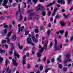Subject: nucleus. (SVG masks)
Wrapping results in <instances>:
<instances>
[{"instance_id":"nucleus-1","label":"nucleus","mask_w":73,"mask_h":73,"mask_svg":"<svg viewBox=\"0 0 73 73\" xmlns=\"http://www.w3.org/2000/svg\"><path fill=\"white\" fill-rule=\"evenodd\" d=\"M47 45V44H46V43H45L44 45V48H42L40 49V51H39V52H38L36 53V54L38 56V57H41V52H44V49H46V45Z\"/></svg>"},{"instance_id":"nucleus-2","label":"nucleus","mask_w":73,"mask_h":73,"mask_svg":"<svg viewBox=\"0 0 73 73\" xmlns=\"http://www.w3.org/2000/svg\"><path fill=\"white\" fill-rule=\"evenodd\" d=\"M33 12V10H29L27 11L28 13H29V16H30L28 18V19L29 20H32V18L31 17L33 16L34 15V13H31L32 12Z\"/></svg>"},{"instance_id":"nucleus-3","label":"nucleus","mask_w":73,"mask_h":73,"mask_svg":"<svg viewBox=\"0 0 73 73\" xmlns=\"http://www.w3.org/2000/svg\"><path fill=\"white\" fill-rule=\"evenodd\" d=\"M27 42L28 44H29L30 45H32L33 46H35V44L32 42V40L31 38H28L27 39Z\"/></svg>"},{"instance_id":"nucleus-4","label":"nucleus","mask_w":73,"mask_h":73,"mask_svg":"<svg viewBox=\"0 0 73 73\" xmlns=\"http://www.w3.org/2000/svg\"><path fill=\"white\" fill-rule=\"evenodd\" d=\"M37 11H38L39 10H42V11H43L44 9V7L43 6H42L39 4L38 6L37 7Z\"/></svg>"},{"instance_id":"nucleus-5","label":"nucleus","mask_w":73,"mask_h":73,"mask_svg":"<svg viewBox=\"0 0 73 73\" xmlns=\"http://www.w3.org/2000/svg\"><path fill=\"white\" fill-rule=\"evenodd\" d=\"M8 1V0H4L3 1V3L2 4L3 6H5V8H6V9H8V6L7 5V3Z\"/></svg>"},{"instance_id":"nucleus-6","label":"nucleus","mask_w":73,"mask_h":73,"mask_svg":"<svg viewBox=\"0 0 73 73\" xmlns=\"http://www.w3.org/2000/svg\"><path fill=\"white\" fill-rule=\"evenodd\" d=\"M70 52H69V54H67L66 55V58L64 60V62L65 63H66L68 61V59L69 58V56L70 55Z\"/></svg>"},{"instance_id":"nucleus-7","label":"nucleus","mask_w":73,"mask_h":73,"mask_svg":"<svg viewBox=\"0 0 73 73\" xmlns=\"http://www.w3.org/2000/svg\"><path fill=\"white\" fill-rule=\"evenodd\" d=\"M54 41H55V45H54V48H55V50H59L58 48V47L57 46V40H56V39H54Z\"/></svg>"},{"instance_id":"nucleus-8","label":"nucleus","mask_w":73,"mask_h":73,"mask_svg":"<svg viewBox=\"0 0 73 73\" xmlns=\"http://www.w3.org/2000/svg\"><path fill=\"white\" fill-rule=\"evenodd\" d=\"M9 69V67H8L7 68H7H5V71H3L2 72V73H7H7H11V71H12V70L10 69L9 72H8V70Z\"/></svg>"},{"instance_id":"nucleus-9","label":"nucleus","mask_w":73,"mask_h":73,"mask_svg":"<svg viewBox=\"0 0 73 73\" xmlns=\"http://www.w3.org/2000/svg\"><path fill=\"white\" fill-rule=\"evenodd\" d=\"M12 60L13 65H14L15 66H17L18 65V64L16 62V60H14V59L13 58L12 59Z\"/></svg>"},{"instance_id":"nucleus-10","label":"nucleus","mask_w":73,"mask_h":73,"mask_svg":"<svg viewBox=\"0 0 73 73\" xmlns=\"http://www.w3.org/2000/svg\"><path fill=\"white\" fill-rule=\"evenodd\" d=\"M21 15H25V13L24 12H22V13H21L20 14V16L19 17L20 19H19L18 20V21H20L21 20H23V17L22 16H21Z\"/></svg>"},{"instance_id":"nucleus-11","label":"nucleus","mask_w":73,"mask_h":73,"mask_svg":"<svg viewBox=\"0 0 73 73\" xmlns=\"http://www.w3.org/2000/svg\"><path fill=\"white\" fill-rule=\"evenodd\" d=\"M56 3V1H54L52 2V3H50V4H48L46 6V7H50L52 5H53L55 4Z\"/></svg>"},{"instance_id":"nucleus-12","label":"nucleus","mask_w":73,"mask_h":73,"mask_svg":"<svg viewBox=\"0 0 73 73\" xmlns=\"http://www.w3.org/2000/svg\"><path fill=\"white\" fill-rule=\"evenodd\" d=\"M32 39L33 42H35V43H36V42H38V39H37V38H36L35 37L33 36Z\"/></svg>"},{"instance_id":"nucleus-13","label":"nucleus","mask_w":73,"mask_h":73,"mask_svg":"<svg viewBox=\"0 0 73 73\" xmlns=\"http://www.w3.org/2000/svg\"><path fill=\"white\" fill-rule=\"evenodd\" d=\"M26 57V55H24L23 57L22 64L23 66L24 65V64H25V58Z\"/></svg>"},{"instance_id":"nucleus-14","label":"nucleus","mask_w":73,"mask_h":73,"mask_svg":"<svg viewBox=\"0 0 73 73\" xmlns=\"http://www.w3.org/2000/svg\"><path fill=\"white\" fill-rule=\"evenodd\" d=\"M14 56H15V57H17L18 58H20V55L17 53V52H14Z\"/></svg>"},{"instance_id":"nucleus-15","label":"nucleus","mask_w":73,"mask_h":73,"mask_svg":"<svg viewBox=\"0 0 73 73\" xmlns=\"http://www.w3.org/2000/svg\"><path fill=\"white\" fill-rule=\"evenodd\" d=\"M7 32V29H4V31L2 33L3 35L4 36L6 35V33Z\"/></svg>"},{"instance_id":"nucleus-16","label":"nucleus","mask_w":73,"mask_h":73,"mask_svg":"<svg viewBox=\"0 0 73 73\" xmlns=\"http://www.w3.org/2000/svg\"><path fill=\"white\" fill-rule=\"evenodd\" d=\"M61 56L60 55L59 56L58 58L57 59V61L59 62H61Z\"/></svg>"},{"instance_id":"nucleus-17","label":"nucleus","mask_w":73,"mask_h":73,"mask_svg":"<svg viewBox=\"0 0 73 73\" xmlns=\"http://www.w3.org/2000/svg\"><path fill=\"white\" fill-rule=\"evenodd\" d=\"M3 27L4 28H7V29H8V28H9L8 26L5 23H3Z\"/></svg>"},{"instance_id":"nucleus-18","label":"nucleus","mask_w":73,"mask_h":73,"mask_svg":"<svg viewBox=\"0 0 73 73\" xmlns=\"http://www.w3.org/2000/svg\"><path fill=\"white\" fill-rule=\"evenodd\" d=\"M36 29L35 30V31L36 33H38V27H36Z\"/></svg>"},{"instance_id":"nucleus-19","label":"nucleus","mask_w":73,"mask_h":73,"mask_svg":"<svg viewBox=\"0 0 73 73\" xmlns=\"http://www.w3.org/2000/svg\"><path fill=\"white\" fill-rule=\"evenodd\" d=\"M21 26V25L19 24L18 26V33H20V30H21V27H20Z\"/></svg>"},{"instance_id":"nucleus-20","label":"nucleus","mask_w":73,"mask_h":73,"mask_svg":"<svg viewBox=\"0 0 73 73\" xmlns=\"http://www.w3.org/2000/svg\"><path fill=\"white\" fill-rule=\"evenodd\" d=\"M6 40H7V44H10V40H9V37H7L5 38Z\"/></svg>"},{"instance_id":"nucleus-21","label":"nucleus","mask_w":73,"mask_h":73,"mask_svg":"<svg viewBox=\"0 0 73 73\" xmlns=\"http://www.w3.org/2000/svg\"><path fill=\"white\" fill-rule=\"evenodd\" d=\"M16 36L15 35H13L12 36L13 40V41H16Z\"/></svg>"},{"instance_id":"nucleus-22","label":"nucleus","mask_w":73,"mask_h":73,"mask_svg":"<svg viewBox=\"0 0 73 73\" xmlns=\"http://www.w3.org/2000/svg\"><path fill=\"white\" fill-rule=\"evenodd\" d=\"M60 25H61L62 27H64L65 26V23L63 21H61L60 22Z\"/></svg>"},{"instance_id":"nucleus-23","label":"nucleus","mask_w":73,"mask_h":73,"mask_svg":"<svg viewBox=\"0 0 73 73\" xmlns=\"http://www.w3.org/2000/svg\"><path fill=\"white\" fill-rule=\"evenodd\" d=\"M18 46L19 48L20 49V50L22 49H23V45H22L21 46H20L19 43L18 44Z\"/></svg>"},{"instance_id":"nucleus-24","label":"nucleus","mask_w":73,"mask_h":73,"mask_svg":"<svg viewBox=\"0 0 73 73\" xmlns=\"http://www.w3.org/2000/svg\"><path fill=\"white\" fill-rule=\"evenodd\" d=\"M11 51H13V48L14 47V46H13V44H11Z\"/></svg>"},{"instance_id":"nucleus-25","label":"nucleus","mask_w":73,"mask_h":73,"mask_svg":"<svg viewBox=\"0 0 73 73\" xmlns=\"http://www.w3.org/2000/svg\"><path fill=\"white\" fill-rule=\"evenodd\" d=\"M35 17L36 20H38V19H39V16H38V15H35Z\"/></svg>"},{"instance_id":"nucleus-26","label":"nucleus","mask_w":73,"mask_h":73,"mask_svg":"<svg viewBox=\"0 0 73 73\" xmlns=\"http://www.w3.org/2000/svg\"><path fill=\"white\" fill-rule=\"evenodd\" d=\"M5 50H3L2 49L0 48V53H5Z\"/></svg>"},{"instance_id":"nucleus-27","label":"nucleus","mask_w":73,"mask_h":73,"mask_svg":"<svg viewBox=\"0 0 73 73\" xmlns=\"http://www.w3.org/2000/svg\"><path fill=\"white\" fill-rule=\"evenodd\" d=\"M29 33V31H25V35H28Z\"/></svg>"},{"instance_id":"nucleus-28","label":"nucleus","mask_w":73,"mask_h":73,"mask_svg":"<svg viewBox=\"0 0 73 73\" xmlns=\"http://www.w3.org/2000/svg\"><path fill=\"white\" fill-rule=\"evenodd\" d=\"M60 3L63 4H65V2L64 0H60Z\"/></svg>"},{"instance_id":"nucleus-29","label":"nucleus","mask_w":73,"mask_h":73,"mask_svg":"<svg viewBox=\"0 0 73 73\" xmlns=\"http://www.w3.org/2000/svg\"><path fill=\"white\" fill-rule=\"evenodd\" d=\"M58 66L60 69H62V65L58 63Z\"/></svg>"},{"instance_id":"nucleus-30","label":"nucleus","mask_w":73,"mask_h":73,"mask_svg":"<svg viewBox=\"0 0 73 73\" xmlns=\"http://www.w3.org/2000/svg\"><path fill=\"white\" fill-rule=\"evenodd\" d=\"M68 33L67 31H66V32L65 33V36L66 37H67L68 36Z\"/></svg>"},{"instance_id":"nucleus-31","label":"nucleus","mask_w":73,"mask_h":73,"mask_svg":"<svg viewBox=\"0 0 73 73\" xmlns=\"http://www.w3.org/2000/svg\"><path fill=\"white\" fill-rule=\"evenodd\" d=\"M24 28V27L23 26H22L21 27V30L20 31V32H23V31Z\"/></svg>"},{"instance_id":"nucleus-32","label":"nucleus","mask_w":73,"mask_h":73,"mask_svg":"<svg viewBox=\"0 0 73 73\" xmlns=\"http://www.w3.org/2000/svg\"><path fill=\"white\" fill-rule=\"evenodd\" d=\"M8 62H9V60H7L5 62L6 66H7Z\"/></svg>"},{"instance_id":"nucleus-33","label":"nucleus","mask_w":73,"mask_h":73,"mask_svg":"<svg viewBox=\"0 0 73 73\" xmlns=\"http://www.w3.org/2000/svg\"><path fill=\"white\" fill-rule=\"evenodd\" d=\"M59 32L60 33H61V34H62V33H64V30H60L59 31Z\"/></svg>"},{"instance_id":"nucleus-34","label":"nucleus","mask_w":73,"mask_h":73,"mask_svg":"<svg viewBox=\"0 0 73 73\" xmlns=\"http://www.w3.org/2000/svg\"><path fill=\"white\" fill-rule=\"evenodd\" d=\"M63 70L64 72H65V71H66V70H67V68L66 67H64L63 68Z\"/></svg>"},{"instance_id":"nucleus-35","label":"nucleus","mask_w":73,"mask_h":73,"mask_svg":"<svg viewBox=\"0 0 73 73\" xmlns=\"http://www.w3.org/2000/svg\"><path fill=\"white\" fill-rule=\"evenodd\" d=\"M11 33H12V32H10L7 35V37H10L11 36Z\"/></svg>"},{"instance_id":"nucleus-36","label":"nucleus","mask_w":73,"mask_h":73,"mask_svg":"<svg viewBox=\"0 0 73 73\" xmlns=\"http://www.w3.org/2000/svg\"><path fill=\"white\" fill-rule=\"evenodd\" d=\"M39 68L40 70H42V69H43V67H42V66H40Z\"/></svg>"},{"instance_id":"nucleus-37","label":"nucleus","mask_w":73,"mask_h":73,"mask_svg":"<svg viewBox=\"0 0 73 73\" xmlns=\"http://www.w3.org/2000/svg\"><path fill=\"white\" fill-rule=\"evenodd\" d=\"M50 14H51V12L50 11H49L47 14L48 16H50Z\"/></svg>"},{"instance_id":"nucleus-38","label":"nucleus","mask_w":73,"mask_h":73,"mask_svg":"<svg viewBox=\"0 0 73 73\" xmlns=\"http://www.w3.org/2000/svg\"><path fill=\"white\" fill-rule=\"evenodd\" d=\"M57 8H56V9H54V10L53 13H56V12H57Z\"/></svg>"},{"instance_id":"nucleus-39","label":"nucleus","mask_w":73,"mask_h":73,"mask_svg":"<svg viewBox=\"0 0 73 73\" xmlns=\"http://www.w3.org/2000/svg\"><path fill=\"white\" fill-rule=\"evenodd\" d=\"M50 68H48L47 69H46L45 70V73H47V72H48V70H50Z\"/></svg>"},{"instance_id":"nucleus-40","label":"nucleus","mask_w":73,"mask_h":73,"mask_svg":"<svg viewBox=\"0 0 73 73\" xmlns=\"http://www.w3.org/2000/svg\"><path fill=\"white\" fill-rule=\"evenodd\" d=\"M3 61V58H1V57L0 56V62H2Z\"/></svg>"},{"instance_id":"nucleus-41","label":"nucleus","mask_w":73,"mask_h":73,"mask_svg":"<svg viewBox=\"0 0 73 73\" xmlns=\"http://www.w3.org/2000/svg\"><path fill=\"white\" fill-rule=\"evenodd\" d=\"M59 15H58V14H57L56 16L55 17V19H58V18H59Z\"/></svg>"},{"instance_id":"nucleus-42","label":"nucleus","mask_w":73,"mask_h":73,"mask_svg":"<svg viewBox=\"0 0 73 73\" xmlns=\"http://www.w3.org/2000/svg\"><path fill=\"white\" fill-rule=\"evenodd\" d=\"M50 31L48 30L47 31V34L48 35H50Z\"/></svg>"},{"instance_id":"nucleus-43","label":"nucleus","mask_w":73,"mask_h":73,"mask_svg":"<svg viewBox=\"0 0 73 73\" xmlns=\"http://www.w3.org/2000/svg\"><path fill=\"white\" fill-rule=\"evenodd\" d=\"M5 18V16H2L1 17L0 19L1 20H3V19H4Z\"/></svg>"},{"instance_id":"nucleus-44","label":"nucleus","mask_w":73,"mask_h":73,"mask_svg":"<svg viewBox=\"0 0 73 73\" xmlns=\"http://www.w3.org/2000/svg\"><path fill=\"white\" fill-rule=\"evenodd\" d=\"M18 8L19 9V12H20V4H19L18 6Z\"/></svg>"},{"instance_id":"nucleus-45","label":"nucleus","mask_w":73,"mask_h":73,"mask_svg":"<svg viewBox=\"0 0 73 73\" xmlns=\"http://www.w3.org/2000/svg\"><path fill=\"white\" fill-rule=\"evenodd\" d=\"M45 14H46L45 12H42V15L43 16H45Z\"/></svg>"},{"instance_id":"nucleus-46","label":"nucleus","mask_w":73,"mask_h":73,"mask_svg":"<svg viewBox=\"0 0 73 73\" xmlns=\"http://www.w3.org/2000/svg\"><path fill=\"white\" fill-rule=\"evenodd\" d=\"M6 42H7V40H3L2 41V43H5Z\"/></svg>"},{"instance_id":"nucleus-47","label":"nucleus","mask_w":73,"mask_h":73,"mask_svg":"<svg viewBox=\"0 0 73 73\" xmlns=\"http://www.w3.org/2000/svg\"><path fill=\"white\" fill-rule=\"evenodd\" d=\"M69 14H68L66 16H65V18L66 19H67V18H68V17H69Z\"/></svg>"},{"instance_id":"nucleus-48","label":"nucleus","mask_w":73,"mask_h":73,"mask_svg":"<svg viewBox=\"0 0 73 73\" xmlns=\"http://www.w3.org/2000/svg\"><path fill=\"white\" fill-rule=\"evenodd\" d=\"M33 1L34 4H36V3L37 2V0H33Z\"/></svg>"},{"instance_id":"nucleus-49","label":"nucleus","mask_w":73,"mask_h":73,"mask_svg":"<svg viewBox=\"0 0 73 73\" xmlns=\"http://www.w3.org/2000/svg\"><path fill=\"white\" fill-rule=\"evenodd\" d=\"M27 69H29L30 68V64H28L27 66Z\"/></svg>"},{"instance_id":"nucleus-50","label":"nucleus","mask_w":73,"mask_h":73,"mask_svg":"<svg viewBox=\"0 0 73 73\" xmlns=\"http://www.w3.org/2000/svg\"><path fill=\"white\" fill-rule=\"evenodd\" d=\"M70 3H71V1L70 0H68V4H70Z\"/></svg>"},{"instance_id":"nucleus-51","label":"nucleus","mask_w":73,"mask_h":73,"mask_svg":"<svg viewBox=\"0 0 73 73\" xmlns=\"http://www.w3.org/2000/svg\"><path fill=\"white\" fill-rule=\"evenodd\" d=\"M51 61L52 62H54V58H52L51 60Z\"/></svg>"},{"instance_id":"nucleus-52","label":"nucleus","mask_w":73,"mask_h":73,"mask_svg":"<svg viewBox=\"0 0 73 73\" xmlns=\"http://www.w3.org/2000/svg\"><path fill=\"white\" fill-rule=\"evenodd\" d=\"M46 57L44 58H43V61H44V62H45V61H46Z\"/></svg>"},{"instance_id":"nucleus-53","label":"nucleus","mask_w":73,"mask_h":73,"mask_svg":"<svg viewBox=\"0 0 73 73\" xmlns=\"http://www.w3.org/2000/svg\"><path fill=\"white\" fill-rule=\"evenodd\" d=\"M42 29H43V26H41L40 27V31H42Z\"/></svg>"},{"instance_id":"nucleus-54","label":"nucleus","mask_w":73,"mask_h":73,"mask_svg":"<svg viewBox=\"0 0 73 73\" xmlns=\"http://www.w3.org/2000/svg\"><path fill=\"white\" fill-rule=\"evenodd\" d=\"M23 4H24L25 5V8H26V3L24 2H23Z\"/></svg>"},{"instance_id":"nucleus-55","label":"nucleus","mask_w":73,"mask_h":73,"mask_svg":"<svg viewBox=\"0 0 73 73\" xmlns=\"http://www.w3.org/2000/svg\"><path fill=\"white\" fill-rule=\"evenodd\" d=\"M35 37H36V38H38V34H36V35Z\"/></svg>"},{"instance_id":"nucleus-56","label":"nucleus","mask_w":73,"mask_h":73,"mask_svg":"<svg viewBox=\"0 0 73 73\" xmlns=\"http://www.w3.org/2000/svg\"><path fill=\"white\" fill-rule=\"evenodd\" d=\"M57 2L58 4H60V3H61V0H58L57 1Z\"/></svg>"},{"instance_id":"nucleus-57","label":"nucleus","mask_w":73,"mask_h":73,"mask_svg":"<svg viewBox=\"0 0 73 73\" xmlns=\"http://www.w3.org/2000/svg\"><path fill=\"white\" fill-rule=\"evenodd\" d=\"M59 48H62V44H60L59 46Z\"/></svg>"},{"instance_id":"nucleus-58","label":"nucleus","mask_w":73,"mask_h":73,"mask_svg":"<svg viewBox=\"0 0 73 73\" xmlns=\"http://www.w3.org/2000/svg\"><path fill=\"white\" fill-rule=\"evenodd\" d=\"M48 27L50 28L51 27V24L50 23L48 25Z\"/></svg>"},{"instance_id":"nucleus-59","label":"nucleus","mask_w":73,"mask_h":73,"mask_svg":"<svg viewBox=\"0 0 73 73\" xmlns=\"http://www.w3.org/2000/svg\"><path fill=\"white\" fill-rule=\"evenodd\" d=\"M24 21H27V18L26 17H25L24 18Z\"/></svg>"},{"instance_id":"nucleus-60","label":"nucleus","mask_w":73,"mask_h":73,"mask_svg":"<svg viewBox=\"0 0 73 73\" xmlns=\"http://www.w3.org/2000/svg\"><path fill=\"white\" fill-rule=\"evenodd\" d=\"M12 23L13 25L15 26V21H13Z\"/></svg>"},{"instance_id":"nucleus-61","label":"nucleus","mask_w":73,"mask_h":73,"mask_svg":"<svg viewBox=\"0 0 73 73\" xmlns=\"http://www.w3.org/2000/svg\"><path fill=\"white\" fill-rule=\"evenodd\" d=\"M50 21L51 22H52V21H53V18L52 17H51Z\"/></svg>"},{"instance_id":"nucleus-62","label":"nucleus","mask_w":73,"mask_h":73,"mask_svg":"<svg viewBox=\"0 0 73 73\" xmlns=\"http://www.w3.org/2000/svg\"><path fill=\"white\" fill-rule=\"evenodd\" d=\"M71 41H73V36H71Z\"/></svg>"},{"instance_id":"nucleus-63","label":"nucleus","mask_w":73,"mask_h":73,"mask_svg":"<svg viewBox=\"0 0 73 73\" xmlns=\"http://www.w3.org/2000/svg\"><path fill=\"white\" fill-rule=\"evenodd\" d=\"M29 53H27L26 54V56H27V57H29Z\"/></svg>"},{"instance_id":"nucleus-64","label":"nucleus","mask_w":73,"mask_h":73,"mask_svg":"<svg viewBox=\"0 0 73 73\" xmlns=\"http://www.w3.org/2000/svg\"><path fill=\"white\" fill-rule=\"evenodd\" d=\"M73 7H71L70 9V11H72V9H73Z\"/></svg>"}]
</instances>
